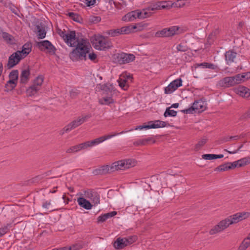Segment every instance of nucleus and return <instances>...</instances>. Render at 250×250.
Here are the masks:
<instances>
[{"mask_svg":"<svg viewBox=\"0 0 250 250\" xmlns=\"http://www.w3.org/2000/svg\"><path fill=\"white\" fill-rule=\"evenodd\" d=\"M136 163L137 162L134 159L120 160L114 162L111 165L103 166L95 169L93 173L95 174H104L116 170H125L134 167Z\"/></svg>","mask_w":250,"mask_h":250,"instance_id":"f257e3e1","label":"nucleus"},{"mask_svg":"<svg viewBox=\"0 0 250 250\" xmlns=\"http://www.w3.org/2000/svg\"><path fill=\"white\" fill-rule=\"evenodd\" d=\"M72 51L70 52L69 56L73 61H77L80 60H86V54L89 53L90 45L86 39L81 38L76 44Z\"/></svg>","mask_w":250,"mask_h":250,"instance_id":"f03ea898","label":"nucleus"},{"mask_svg":"<svg viewBox=\"0 0 250 250\" xmlns=\"http://www.w3.org/2000/svg\"><path fill=\"white\" fill-rule=\"evenodd\" d=\"M93 46L97 50H104L110 47V42L103 36L95 35L91 39Z\"/></svg>","mask_w":250,"mask_h":250,"instance_id":"7ed1b4c3","label":"nucleus"},{"mask_svg":"<svg viewBox=\"0 0 250 250\" xmlns=\"http://www.w3.org/2000/svg\"><path fill=\"white\" fill-rule=\"evenodd\" d=\"M59 35L63 39L65 42L70 47H74L81 38H76L75 31H67V32L60 30Z\"/></svg>","mask_w":250,"mask_h":250,"instance_id":"20e7f679","label":"nucleus"},{"mask_svg":"<svg viewBox=\"0 0 250 250\" xmlns=\"http://www.w3.org/2000/svg\"><path fill=\"white\" fill-rule=\"evenodd\" d=\"M91 115L90 114L82 115L78 117L77 119L73 121L65 126L62 130V134H63L64 132H68L72 129L79 126L82 124L86 122L88 119L91 118Z\"/></svg>","mask_w":250,"mask_h":250,"instance_id":"39448f33","label":"nucleus"},{"mask_svg":"<svg viewBox=\"0 0 250 250\" xmlns=\"http://www.w3.org/2000/svg\"><path fill=\"white\" fill-rule=\"evenodd\" d=\"M232 224V223L231 222L229 216L227 218L220 221L217 223V224L214 226L209 230V234L212 235L220 233L225 230L230 225Z\"/></svg>","mask_w":250,"mask_h":250,"instance_id":"423d86ee","label":"nucleus"},{"mask_svg":"<svg viewBox=\"0 0 250 250\" xmlns=\"http://www.w3.org/2000/svg\"><path fill=\"white\" fill-rule=\"evenodd\" d=\"M135 28V26H124L120 28L111 29L107 30L105 32V34L111 37H115L121 35L128 34Z\"/></svg>","mask_w":250,"mask_h":250,"instance_id":"0eeeda50","label":"nucleus"},{"mask_svg":"<svg viewBox=\"0 0 250 250\" xmlns=\"http://www.w3.org/2000/svg\"><path fill=\"white\" fill-rule=\"evenodd\" d=\"M114 59L116 62L122 64L133 62L135 60V57L132 54L122 52L115 54Z\"/></svg>","mask_w":250,"mask_h":250,"instance_id":"6e6552de","label":"nucleus"},{"mask_svg":"<svg viewBox=\"0 0 250 250\" xmlns=\"http://www.w3.org/2000/svg\"><path fill=\"white\" fill-rule=\"evenodd\" d=\"M132 130H133V129H130L129 130L122 131L119 133L112 132L110 134L102 136H101L98 138L95 139L94 140H93L91 141H89L88 143H89L90 147H91L94 146L99 145V144L103 142L104 141L106 140L110 139L113 137H115V136H117L120 134H123L124 133H127V132L132 131Z\"/></svg>","mask_w":250,"mask_h":250,"instance_id":"1a4fd4ad","label":"nucleus"},{"mask_svg":"<svg viewBox=\"0 0 250 250\" xmlns=\"http://www.w3.org/2000/svg\"><path fill=\"white\" fill-rule=\"evenodd\" d=\"M206 108L205 103L202 100H198L195 101L191 107L183 110L182 112L186 114L192 113L193 111L201 112L204 111Z\"/></svg>","mask_w":250,"mask_h":250,"instance_id":"9d476101","label":"nucleus"},{"mask_svg":"<svg viewBox=\"0 0 250 250\" xmlns=\"http://www.w3.org/2000/svg\"><path fill=\"white\" fill-rule=\"evenodd\" d=\"M37 46L41 51H46L51 54H54L56 48L49 41L44 40L37 42Z\"/></svg>","mask_w":250,"mask_h":250,"instance_id":"9b49d317","label":"nucleus"},{"mask_svg":"<svg viewBox=\"0 0 250 250\" xmlns=\"http://www.w3.org/2000/svg\"><path fill=\"white\" fill-rule=\"evenodd\" d=\"M167 123L160 120H155L154 121H150L148 123V125H140L136 127L135 129L142 130L143 129H150V128H158L160 127H164L167 126Z\"/></svg>","mask_w":250,"mask_h":250,"instance_id":"f8f14e48","label":"nucleus"},{"mask_svg":"<svg viewBox=\"0 0 250 250\" xmlns=\"http://www.w3.org/2000/svg\"><path fill=\"white\" fill-rule=\"evenodd\" d=\"M182 85V79L181 78L175 79L165 88V93L167 94H171Z\"/></svg>","mask_w":250,"mask_h":250,"instance_id":"ddd939ff","label":"nucleus"},{"mask_svg":"<svg viewBox=\"0 0 250 250\" xmlns=\"http://www.w3.org/2000/svg\"><path fill=\"white\" fill-rule=\"evenodd\" d=\"M250 216V212L247 211L239 212L229 216L232 224H236Z\"/></svg>","mask_w":250,"mask_h":250,"instance_id":"4468645a","label":"nucleus"},{"mask_svg":"<svg viewBox=\"0 0 250 250\" xmlns=\"http://www.w3.org/2000/svg\"><path fill=\"white\" fill-rule=\"evenodd\" d=\"M129 81L130 83L132 82V77L130 75L127 74L121 75L118 80L119 86L124 90H127L129 87Z\"/></svg>","mask_w":250,"mask_h":250,"instance_id":"2eb2a0df","label":"nucleus"},{"mask_svg":"<svg viewBox=\"0 0 250 250\" xmlns=\"http://www.w3.org/2000/svg\"><path fill=\"white\" fill-rule=\"evenodd\" d=\"M23 58L21 57V55H19L17 51L13 53L9 57L8 63L7 64L8 68L10 69L16 65L18 64L20 61Z\"/></svg>","mask_w":250,"mask_h":250,"instance_id":"dca6fc26","label":"nucleus"},{"mask_svg":"<svg viewBox=\"0 0 250 250\" xmlns=\"http://www.w3.org/2000/svg\"><path fill=\"white\" fill-rule=\"evenodd\" d=\"M83 195L85 198L90 199L95 205L100 203V196L97 192L89 189L84 191Z\"/></svg>","mask_w":250,"mask_h":250,"instance_id":"f3484780","label":"nucleus"},{"mask_svg":"<svg viewBox=\"0 0 250 250\" xmlns=\"http://www.w3.org/2000/svg\"><path fill=\"white\" fill-rule=\"evenodd\" d=\"M168 7V6L167 5V1H161L152 3L147 6L151 12L160 9H167Z\"/></svg>","mask_w":250,"mask_h":250,"instance_id":"a211bd4d","label":"nucleus"},{"mask_svg":"<svg viewBox=\"0 0 250 250\" xmlns=\"http://www.w3.org/2000/svg\"><path fill=\"white\" fill-rule=\"evenodd\" d=\"M219 87H229L235 85L232 77H227L220 80L217 83Z\"/></svg>","mask_w":250,"mask_h":250,"instance_id":"6ab92c4d","label":"nucleus"},{"mask_svg":"<svg viewBox=\"0 0 250 250\" xmlns=\"http://www.w3.org/2000/svg\"><path fill=\"white\" fill-rule=\"evenodd\" d=\"M235 91L242 97L248 98L250 97V90L244 86H239L235 88Z\"/></svg>","mask_w":250,"mask_h":250,"instance_id":"aec40b11","label":"nucleus"},{"mask_svg":"<svg viewBox=\"0 0 250 250\" xmlns=\"http://www.w3.org/2000/svg\"><path fill=\"white\" fill-rule=\"evenodd\" d=\"M32 43L28 42L22 46V50L21 51L18 50L17 52L23 58H24L31 52L32 50Z\"/></svg>","mask_w":250,"mask_h":250,"instance_id":"412c9836","label":"nucleus"},{"mask_svg":"<svg viewBox=\"0 0 250 250\" xmlns=\"http://www.w3.org/2000/svg\"><path fill=\"white\" fill-rule=\"evenodd\" d=\"M167 5L168 6L167 9H169L172 7L181 8L187 4V0H177L174 2L172 1H167Z\"/></svg>","mask_w":250,"mask_h":250,"instance_id":"4be33fe9","label":"nucleus"},{"mask_svg":"<svg viewBox=\"0 0 250 250\" xmlns=\"http://www.w3.org/2000/svg\"><path fill=\"white\" fill-rule=\"evenodd\" d=\"M137 18L139 19L138 10L128 12L123 17L122 20L125 21H131Z\"/></svg>","mask_w":250,"mask_h":250,"instance_id":"5701e85b","label":"nucleus"},{"mask_svg":"<svg viewBox=\"0 0 250 250\" xmlns=\"http://www.w3.org/2000/svg\"><path fill=\"white\" fill-rule=\"evenodd\" d=\"M156 142L155 139L153 137H147L143 139H140L137 140L134 145L140 146H146L154 144Z\"/></svg>","mask_w":250,"mask_h":250,"instance_id":"b1692460","label":"nucleus"},{"mask_svg":"<svg viewBox=\"0 0 250 250\" xmlns=\"http://www.w3.org/2000/svg\"><path fill=\"white\" fill-rule=\"evenodd\" d=\"M30 74V72L28 68L22 70L20 77V83L23 84L27 83L29 80Z\"/></svg>","mask_w":250,"mask_h":250,"instance_id":"393cba45","label":"nucleus"},{"mask_svg":"<svg viewBox=\"0 0 250 250\" xmlns=\"http://www.w3.org/2000/svg\"><path fill=\"white\" fill-rule=\"evenodd\" d=\"M77 202L80 207L86 209H90L92 208V206L90 202L86 200L83 197L78 198L77 199Z\"/></svg>","mask_w":250,"mask_h":250,"instance_id":"a878e982","label":"nucleus"},{"mask_svg":"<svg viewBox=\"0 0 250 250\" xmlns=\"http://www.w3.org/2000/svg\"><path fill=\"white\" fill-rule=\"evenodd\" d=\"M138 12L139 19H143L150 17L153 13V12H151L147 7L142 10H138Z\"/></svg>","mask_w":250,"mask_h":250,"instance_id":"bb28decb","label":"nucleus"},{"mask_svg":"<svg viewBox=\"0 0 250 250\" xmlns=\"http://www.w3.org/2000/svg\"><path fill=\"white\" fill-rule=\"evenodd\" d=\"M234 168L242 167L250 164V157H246L233 162Z\"/></svg>","mask_w":250,"mask_h":250,"instance_id":"cd10ccee","label":"nucleus"},{"mask_svg":"<svg viewBox=\"0 0 250 250\" xmlns=\"http://www.w3.org/2000/svg\"><path fill=\"white\" fill-rule=\"evenodd\" d=\"M234 168L233 163H227L220 165L214 169V171H225Z\"/></svg>","mask_w":250,"mask_h":250,"instance_id":"c85d7f7f","label":"nucleus"},{"mask_svg":"<svg viewBox=\"0 0 250 250\" xmlns=\"http://www.w3.org/2000/svg\"><path fill=\"white\" fill-rule=\"evenodd\" d=\"M126 246L127 245L124 238H118L114 243V247L116 249L121 250Z\"/></svg>","mask_w":250,"mask_h":250,"instance_id":"c756f323","label":"nucleus"},{"mask_svg":"<svg viewBox=\"0 0 250 250\" xmlns=\"http://www.w3.org/2000/svg\"><path fill=\"white\" fill-rule=\"evenodd\" d=\"M225 55L227 63L229 64L234 62L236 57L237 53L232 50H229L226 52Z\"/></svg>","mask_w":250,"mask_h":250,"instance_id":"7c9ffc66","label":"nucleus"},{"mask_svg":"<svg viewBox=\"0 0 250 250\" xmlns=\"http://www.w3.org/2000/svg\"><path fill=\"white\" fill-rule=\"evenodd\" d=\"M40 90V88L32 84L26 89V94L28 96L32 97L37 95Z\"/></svg>","mask_w":250,"mask_h":250,"instance_id":"2f4dec72","label":"nucleus"},{"mask_svg":"<svg viewBox=\"0 0 250 250\" xmlns=\"http://www.w3.org/2000/svg\"><path fill=\"white\" fill-rule=\"evenodd\" d=\"M44 81V77L42 75H39L37 77L33 82V85L41 89L42 85Z\"/></svg>","mask_w":250,"mask_h":250,"instance_id":"473e14b6","label":"nucleus"},{"mask_svg":"<svg viewBox=\"0 0 250 250\" xmlns=\"http://www.w3.org/2000/svg\"><path fill=\"white\" fill-rule=\"evenodd\" d=\"M114 102L111 95L103 97L99 100V103L101 104H112Z\"/></svg>","mask_w":250,"mask_h":250,"instance_id":"72a5a7b5","label":"nucleus"},{"mask_svg":"<svg viewBox=\"0 0 250 250\" xmlns=\"http://www.w3.org/2000/svg\"><path fill=\"white\" fill-rule=\"evenodd\" d=\"M1 36L7 43L12 44L14 43V37L8 33L2 32Z\"/></svg>","mask_w":250,"mask_h":250,"instance_id":"f704fd0d","label":"nucleus"},{"mask_svg":"<svg viewBox=\"0 0 250 250\" xmlns=\"http://www.w3.org/2000/svg\"><path fill=\"white\" fill-rule=\"evenodd\" d=\"M202 158L205 160H213L222 158L224 157L223 154H206L202 155Z\"/></svg>","mask_w":250,"mask_h":250,"instance_id":"c9c22d12","label":"nucleus"},{"mask_svg":"<svg viewBox=\"0 0 250 250\" xmlns=\"http://www.w3.org/2000/svg\"><path fill=\"white\" fill-rule=\"evenodd\" d=\"M19 76V72L17 70H13L10 73L9 75V79L8 81L15 82L16 83H18V79Z\"/></svg>","mask_w":250,"mask_h":250,"instance_id":"e433bc0d","label":"nucleus"},{"mask_svg":"<svg viewBox=\"0 0 250 250\" xmlns=\"http://www.w3.org/2000/svg\"><path fill=\"white\" fill-rule=\"evenodd\" d=\"M38 29V38L39 39H42L46 36V31L43 27H41L39 26H37Z\"/></svg>","mask_w":250,"mask_h":250,"instance_id":"4c0bfd02","label":"nucleus"},{"mask_svg":"<svg viewBox=\"0 0 250 250\" xmlns=\"http://www.w3.org/2000/svg\"><path fill=\"white\" fill-rule=\"evenodd\" d=\"M250 246V236H248V237L246 238H245L241 245L240 246L239 249L240 250H246V249L249 247Z\"/></svg>","mask_w":250,"mask_h":250,"instance_id":"58836bf2","label":"nucleus"},{"mask_svg":"<svg viewBox=\"0 0 250 250\" xmlns=\"http://www.w3.org/2000/svg\"><path fill=\"white\" fill-rule=\"evenodd\" d=\"M17 84V83L15 82L8 81L5 85V87L6 88L5 90L7 91L12 90L16 87Z\"/></svg>","mask_w":250,"mask_h":250,"instance_id":"ea45409f","label":"nucleus"},{"mask_svg":"<svg viewBox=\"0 0 250 250\" xmlns=\"http://www.w3.org/2000/svg\"><path fill=\"white\" fill-rule=\"evenodd\" d=\"M176 115L177 112L174 110H170V107H167L164 114L165 117L167 116L175 117Z\"/></svg>","mask_w":250,"mask_h":250,"instance_id":"a19ab883","label":"nucleus"},{"mask_svg":"<svg viewBox=\"0 0 250 250\" xmlns=\"http://www.w3.org/2000/svg\"><path fill=\"white\" fill-rule=\"evenodd\" d=\"M244 76H243V74H237L234 76H233V79H234V82L235 84H238L241 83L242 82L244 81L243 79H244Z\"/></svg>","mask_w":250,"mask_h":250,"instance_id":"79ce46f5","label":"nucleus"},{"mask_svg":"<svg viewBox=\"0 0 250 250\" xmlns=\"http://www.w3.org/2000/svg\"><path fill=\"white\" fill-rule=\"evenodd\" d=\"M207 142V139L202 138L198 143L195 145L194 150L198 151Z\"/></svg>","mask_w":250,"mask_h":250,"instance_id":"37998d69","label":"nucleus"},{"mask_svg":"<svg viewBox=\"0 0 250 250\" xmlns=\"http://www.w3.org/2000/svg\"><path fill=\"white\" fill-rule=\"evenodd\" d=\"M125 242L127 246H129L134 242H135L137 239V237L136 235L129 236L127 237H125Z\"/></svg>","mask_w":250,"mask_h":250,"instance_id":"c03bdc74","label":"nucleus"},{"mask_svg":"<svg viewBox=\"0 0 250 250\" xmlns=\"http://www.w3.org/2000/svg\"><path fill=\"white\" fill-rule=\"evenodd\" d=\"M167 28H165L163 30L158 31L155 34L157 37H168Z\"/></svg>","mask_w":250,"mask_h":250,"instance_id":"a18cd8bd","label":"nucleus"},{"mask_svg":"<svg viewBox=\"0 0 250 250\" xmlns=\"http://www.w3.org/2000/svg\"><path fill=\"white\" fill-rule=\"evenodd\" d=\"M167 30L168 37L173 36L178 31V27L175 26H172L170 28H167Z\"/></svg>","mask_w":250,"mask_h":250,"instance_id":"49530a36","label":"nucleus"},{"mask_svg":"<svg viewBox=\"0 0 250 250\" xmlns=\"http://www.w3.org/2000/svg\"><path fill=\"white\" fill-rule=\"evenodd\" d=\"M176 49L178 51L186 52L188 50V47L187 45L183 43H180L176 46Z\"/></svg>","mask_w":250,"mask_h":250,"instance_id":"de8ad7c7","label":"nucleus"},{"mask_svg":"<svg viewBox=\"0 0 250 250\" xmlns=\"http://www.w3.org/2000/svg\"><path fill=\"white\" fill-rule=\"evenodd\" d=\"M51 201H45L42 204V207L44 208L49 210V211L53 210V209L51 208Z\"/></svg>","mask_w":250,"mask_h":250,"instance_id":"09e8293b","label":"nucleus"},{"mask_svg":"<svg viewBox=\"0 0 250 250\" xmlns=\"http://www.w3.org/2000/svg\"><path fill=\"white\" fill-rule=\"evenodd\" d=\"M88 57L90 61L94 62H96L98 61L97 56L95 53L93 52L89 53L88 54Z\"/></svg>","mask_w":250,"mask_h":250,"instance_id":"8fccbe9b","label":"nucleus"},{"mask_svg":"<svg viewBox=\"0 0 250 250\" xmlns=\"http://www.w3.org/2000/svg\"><path fill=\"white\" fill-rule=\"evenodd\" d=\"M9 225H10L8 224L7 226H5L0 228V237L2 236L8 232L9 230L8 227Z\"/></svg>","mask_w":250,"mask_h":250,"instance_id":"3c124183","label":"nucleus"},{"mask_svg":"<svg viewBox=\"0 0 250 250\" xmlns=\"http://www.w3.org/2000/svg\"><path fill=\"white\" fill-rule=\"evenodd\" d=\"M106 220H107L104 214H103L98 216L97 219V222L98 223H103Z\"/></svg>","mask_w":250,"mask_h":250,"instance_id":"603ef678","label":"nucleus"},{"mask_svg":"<svg viewBox=\"0 0 250 250\" xmlns=\"http://www.w3.org/2000/svg\"><path fill=\"white\" fill-rule=\"evenodd\" d=\"M117 214V211H113L108 213H104V214L106 217V220H107L108 219L115 216Z\"/></svg>","mask_w":250,"mask_h":250,"instance_id":"864d4df0","label":"nucleus"},{"mask_svg":"<svg viewBox=\"0 0 250 250\" xmlns=\"http://www.w3.org/2000/svg\"><path fill=\"white\" fill-rule=\"evenodd\" d=\"M66 152L67 153H74L77 152V150L76 149V146H72L68 149H66Z\"/></svg>","mask_w":250,"mask_h":250,"instance_id":"5fc2aeb1","label":"nucleus"},{"mask_svg":"<svg viewBox=\"0 0 250 250\" xmlns=\"http://www.w3.org/2000/svg\"><path fill=\"white\" fill-rule=\"evenodd\" d=\"M101 20V18L99 16H92L90 18L91 21L95 23L99 22Z\"/></svg>","mask_w":250,"mask_h":250,"instance_id":"6e6d98bb","label":"nucleus"},{"mask_svg":"<svg viewBox=\"0 0 250 250\" xmlns=\"http://www.w3.org/2000/svg\"><path fill=\"white\" fill-rule=\"evenodd\" d=\"M207 64L208 62H202L201 63H196L195 64V67H201L203 68H207Z\"/></svg>","mask_w":250,"mask_h":250,"instance_id":"4d7b16f0","label":"nucleus"},{"mask_svg":"<svg viewBox=\"0 0 250 250\" xmlns=\"http://www.w3.org/2000/svg\"><path fill=\"white\" fill-rule=\"evenodd\" d=\"M96 2V0H85V3L88 6L93 5Z\"/></svg>","mask_w":250,"mask_h":250,"instance_id":"13d9d810","label":"nucleus"},{"mask_svg":"<svg viewBox=\"0 0 250 250\" xmlns=\"http://www.w3.org/2000/svg\"><path fill=\"white\" fill-rule=\"evenodd\" d=\"M217 66L216 65H214L213 63H208L207 64V68L211 69L212 70H215L217 69Z\"/></svg>","mask_w":250,"mask_h":250,"instance_id":"bf43d9fd","label":"nucleus"},{"mask_svg":"<svg viewBox=\"0 0 250 250\" xmlns=\"http://www.w3.org/2000/svg\"><path fill=\"white\" fill-rule=\"evenodd\" d=\"M83 149H86L90 147L88 141L82 143Z\"/></svg>","mask_w":250,"mask_h":250,"instance_id":"052dcab7","label":"nucleus"},{"mask_svg":"<svg viewBox=\"0 0 250 250\" xmlns=\"http://www.w3.org/2000/svg\"><path fill=\"white\" fill-rule=\"evenodd\" d=\"M75 246H73L72 247H64L62 248H59V250H75Z\"/></svg>","mask_w":250,"mask_h":250,"instance_id":"680f3d73","label":"nucleus"},{"mask_svg":"<svg viewBox=\"0 0 250 250\" xmlns=\"http://www.w3.org/2000/svg\"><path fill=\"white\" fill-rule=\"evenodd\" d=\"M240 136H238V135H236V136H231L230 137L229 139H227L226 140V141H229V140H231V139H233V140H238L240 138Z\"/></svg>","mask_w":250,"mask_h":250,"instance_id":"e2e57ef3","label":"nucleus"},{"mask_svg":"<svg viewBox=\"0 0 250 250\" xmlns=\"http://www.w3.org/2000/svg\"><path fill=\"white\" fill-rule=\"evenodd\" d=\"M243 76H244V79L247 80L250 79V71L246 73H244Z\"/></svg>","mask_w":250,"mask_h":250,"instance_id":"0e129e2a","label":"nucleus"},{"mask_svg":"<svg viewBox=\"0 0 250 250\" xmlns=\"http://www.w3.org/2000/svg\"><path fill=\"white\" fill-rule=\"evenodd\" d=\"M75 146H76V149L77 150V152H79L82 150H83V147H82V143L80 144L79 145H76Z\"/></svg>","mask_w":250,"mask_h":250,"instance_id":"69168bd1","label":"nucleus"},{"mask_svg":"<svg viewBox=\"0 0 250 250\" xmlns=\"http://www.w3.org/2000/svg\"><path fill=\"white\" fill-rule=\"evenodd\" d=\"M113 3H114V5L115 7L117 9H120L121 8V4L119 3H117L116 1H114Z\"/></svg>","mask_w":250,"mask_h":250,"instance_id":"338daca9","label":"nucleus"},{"mask_svg":"<svg viewBox=\"0 0 250 250\" xmlns=\"http://www.w3.org/2000/svg\"><path fill=\"white\" fill-rule=\"evenodd\" d=\"M69 16L72 18L73 19H75V17L77 16L76 14L73 12H70L68 13Z\"/></svg>","mask_w":250,"mask_h":250,"instance_id":"774afa93","label":"nucleus"}]
</instances>
